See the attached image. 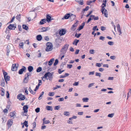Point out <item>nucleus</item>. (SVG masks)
<instances>
[{"instance_id":"obj_1","label":"nucleus","mask_w":131,"mask_h":131,"mask_svg":"<svg viewBox=\"0 0 131 131\" xmlns=\"http://www.w3.org/2000/svg\"><path fill=\"white\" fill-rule=\"evenodd\" d=\"M69 46V44H67L65 45L61 49L60 52H61L60 55L62 54H65L67 52Z\"/></svg>"},{"instance_id":"obj_2","label":"nucleus","mask_w":131,"mask_h":131,"mask_svg":"<svg viewBox=\"0 0 131 131\" xmlns=\"http://www.w3.org/2000/svg\"><path fill=\"white\" fill-rule=\"evenodd\" d=\"M53 72H48L45 74L44 77L47 78V77H48L49 80L51 81L53 79Z\"/></svg>"},{"instance_id":"obj_3","label":"nucleus","mask_w":131,"mask_h":131,"mask_svg":"<svg viewBox=\"0 0 131 131\" xmlns=\"http://www.w3.org/2000/svg\"><path fill=\"white\" fill-rule=\"evenodd\" d=\"M47 47L45 50L47 51H51L53 49L52 43L50 42H48L46 44Z\"/></svg>"},{"instance_id":"obj_4","label":"nucleus","mask_w":131,"mask_h":131,"mask_svg":"<svg viewBox=\"0 0 131 131\" xmlns=\"http://www.w3.org/2000/svg\"><path fill=\"white\" fill-rule=\"evenodd\" d=\"M31 75V73L30 72L27 73L25 75V77L24 80V82L25 83H27L28 82V80L29 79V76Z\"/></svg>"},{"instance_id":"obj_5","label":"nucleus","mask_w":131,"mask_h":131,"mask_svg":"<svg viewBox=\"0 0 131 131\" xmlns=\"http://www.w3.org/2000/svg\"><path fill=\"white\" fill-rule=\"evenodd\" d=\"M24 95H23L21 94H19L17 96V98L20 100H23L25 99Z\"/></svg>"},{"instance_id":"obj_6","label":"nucleus","mask_w":131,"mask_h":131,"mask_svg":"<svg viewBox=\"0 0 131 131\" xmlns=\"http://www.w3.org/2000/svg\"><path fill=\"white\" fill-rule=\"evenodd\" d=\"M16 28V25L12 24H10L9 26L7 27V28L10 30H15Z\"/></svg>"},{"instance_id":"obj_7","label":"nucleus","mask_w":131,"mask_h":131,"mask_svg":"<svg viewBox=\"0 0 131 131\" xmlns=\"http://www.w3.org/2000/svg\"><path fill=\"white\" fill-rule=\"evenodd\" d=\"M18 65L17 64V66H16V64H13L12 67V70L13 71H16L17 69V67Z\"/></svg>"},{"instance_id":"obj_8","label":"nucleus","mask_w":131,"mask_h":131,"mask_svg":"<svg viewBox=\"0 0 131 131\" xmlns=\"http://www.w3.org/2000/svg\"><path fill=\"white\" fill-rule=\"evenodd\" d=\"M26 70V68L25 67L23 66L22 68L19 70L18 71V73L20 74H23V72Z\"/></svg>"},{"instance_id":"obj_9","label":"nucleus","mask_w":131,"mask_h":131,"mask_svg":"<svg viewBox=\"0 0 131 131\" xmlns=\"http://www.w3.org/2000/svg\"><path fill=\"white\" fill-rule=\"evenodd\" d=\"M13 123V121L12 119H9L7 121V124L8 125V127L10 128L12 125Z\"/></svg>"},{"instance_id":"obj_10","label":"nucleus","mask_w":131,"mask_h":131,"mask_svg":"<svg viewBox=\"0 0 131 131\" xmlns=\"http://www.w3.org/2000/svg\"><path fill=\"white\" fill-rule=\"evenodd\" d=\"M76 16L75 15L73 14H72L70 13V18L71 20V21H73L76 18Z\"/></svg>"},{"instance_id":"obj_11","label":"nucleus","mask_w":131,"mask_h":131,"mask_svg":"<svg viewBox=\"0 0 131 131\" xmlns=\"http://www.w3.org/2000/svg\"><path fill=\"white\" fill-rule=\"evenodd\" d=\"M28 106L27 105H24L23 107V109L24 111V113H26L28 111Z\"/></svg>"},{"instance_id":"obj_12","label":"nucleus","mask_w":131,"mask_h":131,"mask_svg":"<svg viewBox=\"0 0 131 131\" xmlns=\"http://www.w3.org/2000/svg\"><path fill=\"white\" fill-rule=\"evenodd\" d=\"M66 31L64 29H62L60 30L59 32L60 35L61 36L64 35L66 33Z\"/></svg>"},{"instance_id":"obj_13","label":"nucleus","mask_w":131,"mask_h":131,"mask_svg":"<svg viewBox=\"0 0 131 131\" xmlns=\"http://www.w3.org/2000/svg\"><path fill=\"white\" fill-rule=\"evenodd\" d=\"M46 19H43L41 20V21L39 23V24L41 25H42L44 24L46 22Z\"/></svg>"},{"instance_id":"obj_14","label":"nucleus","mask_w":131,"mask_h":131,"mask_svg":"<svg viewBox=\"0 0 131 131\" xmlns=\"http://www.w3.org/2000/svg\"><path fill=\"white\" fill-rule=\"evenodd\" d=\"M70 14H67L65 15L64 17L62 18V19H68L69 18H70Z\"/></svg>"},{"instance_id":"obj_15","label":"nucleus","mask_w":131,"mask_h":131,"mask_svg":"<svg viewBox=\"0 0 131 131\" xmlns=\"http://www.w3.org/2000/svg\"><path fill=\"white\" fill-rule=\"evenodd\" d=\"M50 29V28L49 27H42L41 28V29L42 30V31H41L42 32H45L46 31H48Z\"/></svg>"},{"instance_id":"obj_16","label":"nucleus","mask_w":131,"mask_h":131,"mask_svg":"<svg viewBox=\"0 0 131 131\" xmlns=\"http://www.w3.org/2000/svg\"><path fill=\"white\" fill-rule=\"evenodd\" d=\"M51 17L49 15H47L46 16V21L49 22L51 20Z\"/></svg>"},{"instance_id":"obj_17","label":"nucleus","mask_w":131,"mask_h":131,"mask_svg":"<svg viewBox=\"0 0 131 131\" xmlns=\"http://www.w3.org/2000/svg\"><path fill=\"white\" fill-rule=\"evenodd\" d=\"M1 94L2 96H4L5 94V90L3 88H1Z\"/></svg>"},{"instance_id":"obj_18","label":"nucleus","mask_w":131,"mask_h":131,"mask_svg":"<svg viewBox=\"0 0 131 131\" xmlns=\"http://www.w3.org/2000/svg\"><path fill=\"white\" fill-rule=\"evenodd\" d=\"M42 37L40 35H38L36 36L37 39L39 41H41L42 39Z\"/></svg>"},{"instance_id":"obj_19","label":"nucleus","mask_w":131,"mask_h":131,"mask_svg":"<svg viewBox=\"0 0 131 131\" xmlns=\"http://www.w3.org/2000/svg\"><path fill=\"white\" fill-rule=\"evenodd\" d=\"M75 1L80 5H82L83 4V0H75Z\"/></svg>"},{"instance_id":"obj_20","label":"nucleus","mask_w":131,"mask_h":131,"mask_svg":"<svg viewBox=\"0 0 131 131\" xmlns=\"http://www.w3.org/2000/svg\"><path fill=\"white\" fill-rule=\"evenodd\" d=\"M91 17H92L93 18V19H94V20H98L99 19V17L98 16H96L95 17V15H91Z\"/></svg>"},{"instance_id":"obj_21","label":"nucleus","mask_w":131,"mask_h":131,"mask_svg":"<svg viewBox=\"0 0 131 131\" xmlns=\"http://www.w3.org/2000/svg\"><path fill=\"white\" fill-rule=\"evenodd\" d=\"M54 61V59L53 58H52L50 59L48 65L50 66H51Z\"/></svg>"},{"instance_id":"obj_22","label":"nucleus","mask_w":131,"mask_h":131,"mask_svg":"<svg viewBox=\"0 0 131 131\" xmlns=\"http://www.w3.org/2000/svg\"><path fill=\"white\" fill-rule=\"evenodd\" d=\"M28 70L29 72H31L33 70V68L32 66H29L28 68Z\"/></svg>"},{"instance_id":"obj_23","label":"nucleus","mask_w":131,"mask_h":131,"mask_svg":"<svg viewBox=\"0 0 131 131\" xmlns=\"http://www.w3.org/2000/svg\"><path fill=\"white\" fill-rule=\"evenodd\" d=\"M59 39H57L55 40V42L56 43V46L57 47H59L60 46V45L58 43V41H59Z\"/></svg>"},{"instance_id":"obj_24","label":"nucleus","mask_w":131,"mask_h":131,"mask_svg":"<svg viewBox=\"0 0 131 131\" xmlns=\"http://www.w3.org/2000/svg\"><path fill=\"white\" fill-rule=\"evenodd\" d=\"M79 40L75 39L73 42V44L75 46H77L78 43L79 42Z\"/></svg>"},{"instance_id":"obj_25","label":"nucleus","mask_w":131,"mask_h":131,"mask_svg":"<svg viewBox=\"0 0 131 131\" xmlns=\"http://www.w3.org/2000/svg\"><path fill=\"white\" fill-rule=\"evenodd\" d=\"M28 90L31 94L33 95H34L35 94L36 92L32 90L30 87H29Z\"/></svg>"},{"instance_id":"obj_26","label":"nucleus","mask_w":131,"mask_h":131,"mask_svg":"<svg viewBox=\"0 0 131 131\" xmlns=\"http://www.w3.org/2000/svg\"><path fill=\"white\" fill-rule=\"evenodd\" d=\"M22 27L23 29L26 30H28V26H27L25 24L23 25Z\"/></svg>"},{"instance_id":"obj_27","label":"nucleus","mask_w":131,"mask_h":131,"mask_svg":"<svg viewBox=\"0 0 131 131\" xmlns=\"http://www.w3.org/2000/svg\"><path fill=\"white\" fill-rule=\"evenodd\" d=\"M77 27V25H75V24L72 25L71 28V29L73 31H74L75 30V27Z\"/></svg>"},{"instance_id":"obj_28","label":"nucleus","mask_w":131,"mask_h":131,"mask_svg":"<svg viewBox=\"0 0 131 131\" xmlns=\"http://www.w3.org/2000/svg\"><path fill=\"white\" fill-rule=\"evenodd\" d=\"M21 16V15L19 14L17 15L16 17V18L20 21Z\"/></svg>"},{"instance_id":"obj_29","label":"nucleus","mask_w":131,"mask_h":131,"mask_svg":"<svg viewBox=\"0 0 131 131\" xmlns=\"http://www.w3.org/2000/svg\"><path fill=\"white\" fill-rule=\"evenodd\" d=\"M47 110L48 111H52V107L51 106H47L46 107Z\"/></svg>"},{"instance_id":"obj_30","label":"nucleus","mask_w":131,"mask_h":131,"mask_svg":"<svg viewBox=\"0 0 131 131\" xmlns=\"http://www.w3.org/2000/svg\"><path fill=\"white\" fill-rule=\"evenodd\" d=\"M103 14L104 16L106 17H108V13L106 9H105L104 12H103Z\"/></svg>"},{"instance_id":"obj_31","label":"nucleus","mask_w":131,"mask_h":131,"mask_svg":"<svg viewBox=\"0 0 131 131\" xmlns=\"http://www.w3.org/2000/svg\"><path fill=\"white\" fill-rule=\"evenodd\" d=\"M83 102H88L89 99L87 97L83 98L82 99Z\"/></svg>"},{"instance_id":"obj_32","label":"nucleus","mask_w":131,"mask_h":131,"mask_svg":"<svg viewBox=\"0 0 131 131\" xmlns=\"http://www.w3.org/2000/svg\"><path fill=\"white\" fill-rule=\"evenodd\" d=\"M5 85V81L3 79V80L1 81V85L2 87H4Z\"/></svg>"},{"instance_id":"obj_33","label":"nucleus","mask_w":131,"mask_h":131,"mask_svg":"<svg viewBox=\"0 0 131 131\" xmlns=\"http://www.w3.org/2000/svg\"><path fill=\"white\" fill-rule=\"evenodd\" d=\"M50 121L48 120H46L43 122L42 125H43L44 124H46L50 123Z\"/></svg>"},{"instance_id":"obj_34","label":"nucleus","mask_w":131,"mask_h":131,"mask_svg":"<svg viewBox=\"0 0 131 131\" xmlns=\"http://www.w3.org/2000/svg\"><path fill=\"white\" fill-rule=\"evenodd\" d=\"M89 8V6H87L85 8L83 9L82 13H83L84 11H87L88 10Z\"/></svg>"},{"instance_id":"obj_35","label":"nucleus","mask_w":131,"mask_h":131,"mask_svg":"<svg viewBox=\"0 0 131 131\" xmlns=\"http://www.w3.org/2000/svg\"><path fill=\"white\" fill-rule=\"evenodd\" d=\"M117 30L118 32H119L120 31H121L120 29V26L119 24H118V25H117Z\"/></svg>"},{"instance_id":"obj_36","label":"nucleus","mask_w":131,"mask_h":131,"mask_svg":"<svg viewBox=\"0 0 131 131\" xmlns=\"http://www.w3.org/2000/svg\"><path fill=\"white\" fill-rule=\"evenodd\" d=\"M4 79L5 80H8L9 81L10 77L9 76H7L5 77H4Z\"/></svg>"},{"instance_id":"obj_37","label":"nucleus","mask_w":131,"mask_h":131,"mask_svg":"<svg viewBox=\"0 0 131 131\" xmlns=\"http://www.w3.org/2000/svg\"><path fill=\"white\" fill-rule=\"evenodd\" d=\"M70 114L68 112H64V115L66 116H68Z\"/></svg>"},{"instance_id":"obj_38","label":"nucleus","mask_w":131,"mask_h":131,"mask_svg":"<svg viewBox=\"0 0 131 131\" xmlns=\"http://www.w3.org/2000/svg\"><path fill=\"white\" fill-rule=\"evenodd\" d=\"M44 92L43 91L42 92L40 95L38 97V99L40 100L42 98V96L44 94Z\"/></svg>"},{"instance_id":"obj_39","label":"nucleus","mask_w":131,"mask_h":131,"mask_svg":"<svg viewBox=\"0 0 131 131\" xmlns=\"http://www.w3.org/2000/svg\"><path fill=\"white\" fill-rule=\"evenodd\" d=\"M2 72L4 76V77H5L7 76L8 74L7 72L5 71L4 70H2Z\"/></svg>"},{"instance_id":"obj_40","label":"nucleus","mask_w":131,"mask_h":131,"mask_svg":"<svg viewBox=\"0 0 131 131\" xmlns=\"http://www.w3.org/2000/svg\"><path fill=\"white\" fill-rule=\"evenodd\" d=\"M42 70V68L41 67H38L37 69L36 70V71L37 72H39Z\"/></svg>"},{"instance_id":"obj_41","label":"nucleus","mask_w":131,"mask_h":131,"mask_svg":"<svg viewBox=\"0 0 131 131\" xmlns=\"http://www.w3.org/2000/svg\"><path fill=\"white\" fill-rule=\"evenodd\" d=\"M131 97V89H130L129 92L127 94V99L128 97Z\"/></svg>"},{"instance_id":"obj_42","label":"nucleus","mask_w":131,"mask_h":131,"mask_svg":"<svg viewBox=\"0 0 131 131\" xmlns=\"http://www.w3.org/2000/svg\"><path fill=\"white\" fill-rule=\"evenodd\" d=\"M58 63V59H56L55 60L54 62L53 63V65L55 66Z\"/></svg>"},{"instance_id":"obj_43","label":"nucleus","mask_w":131,"mask_h":131,"mask_svg":"<svg viewBox=\"0 0 131 131\" xmlns=\"http://www.w3.org/2000/svg\"><path fill=\"white\" fill-rule=\"evenodd\" d=\"M15 115V114L13 112H11L10 113V116L11 117H13Z\"/></svg>"},{"instance_id":"obj_44","label":"nucleus","mask_w":131,"mask_h":131,"mask_svg":"<svg viewBox=\"0 0 131 131\" xmlns=\"http://www.w3.org/2000/svg\"><path fill=\"white\" fill-rule=\"evenodd\" d=\"M95 74L96 76H99L100 78L101 77V74L100 73L96 72Z\"/></svg>"},{"instance_id":"obj_45","label":"nucleus","mask_w":131,"mask_h":131,"mask_svg":"<svg viewBox=\"0 0 131 131\" xmlns=\"http://www.w3.org/2000/svg\"><path fill=\"white\" fill-rule=\"evenodd\" d=\"M10 46L9 45L7 46L6 47L7 51L10 52Z\"/></svg>"},{"instance_id":"obj_46","label":"nucleus","mask_w":131,"mask_h":131,"mask_svg":"<svg viewBox=\"0 0 131 131\" xmlns=\"http://www.w3.org/2000/svg\"><path fill=\"white\" fill-rule=\"evenodd\" d=\"M103 3L102 4V5H103V6H104V7H105L106 6V0H103Z\"/></svg>"},{"instance_id":"obj_47","label":"nucleus","mask_w":131,"mask_h":131,"mask_svg":"<svg viewBox=\"0 0 131 131\" xmlns=\"http://www.w3.org/2000/svg\"><path fill=\"white\" fill-rule=\"evenodd\" d=\"M50 96H52L54 95V93L53 92H49L48 94Z\"/></svg>"},{"instance_id":"obj_48","label":"nucleus","mask_w":131,"mask_h":131,"mask_svg":"<svg viewBox=\"0 0 131 131\" xmlns=\"http://www.w3.org/2000/svg\"><path fill=\"white\" fill-rule=\"evenodd\" d=\"M60 107V105L56 106L54 108V109L55 110H58L59 109Z\"/></svg>"},{"instance_id":"obj_49","label":"nucleus","mask_w":131,"mask_h":131,"mask_svg":"<svg viewBox=\"0 0 131 131\" xmlns=\"http://www.w3.org/2000/svg\"><path fill=\"white\" fill-rule=\"evenodd\" d=\"M81 34H78L77 33H76L75 35V36L77 38H79L81 35Z\"/></svg>"},{"instance_id":"obj_50","label":"nucleus","mask_w":131,"mask_h":131,"mask_svg":"<svg viewBox=\"0 0 131 131\" xmlns=\"http://www.w3.org/2000/svg\"><path fill=\"white\" fill-rule=\"evenodd\" d=\"M114 115V113H112V114H109L107 116L108 117L112 118L113 117Z\"/></svg>"},{"instance_id":"obj_51","label":"nucleus","mask_w":131,"mask_h":131,"mask_svg":"<svg viewBox=\"0 0 131 131\" xmlns=\"http://www.w3.org/2000/svg\"><path fill=\"white\" fill-rule=\"evenodd\" d=\"M97 26H96L93 27V30L94 31H95L96 30L97 31H98L99 30V29L98 28H97Z\"/></svg>"},{"instance_id":"obj_52","label":"nucleus","mask_w":131,"mask_h":131,"mask_svg":"<svg viewBox=\"0 0 131 131\" xmlns=\"http://www.w3.org/2000/svg\"><path fill=\"white\" fill-rule=\"evenodd\" d=\"M24 124L26 127H28V122L27 121H25L24 123Z\"/></svg>"},{"instance_id":"obj_53","label":"nucleus","mask_w":131,"mask_h":131,"mask_svg":"<svg viewBox=\"0 0 131 131\" xmlns=\"http://www.w3.org/2000/svg\"><path fill=\"white\" fill-rule=\"evenodd\" d=\"M6 95L7 98H8L9 97V94L8 91H7L6 92Z\"/></svg>"},{"instance_id":"obj_54","label":"nucleus","mask_w":131,"mask_h":131,"mask_svg":"<svg viewBox=\"0 0 131 131\" xmlns=\"http://www.w3.org/2000/svg\"><path fill=\"white\" fill-rule=\"evenodd\" d=\"M61 88V86L60 85H56V87H54L53 88V90H55L56 89H57V88Z\"/></svg>"},{"instance_id":"obj_55","label":"nucleus","mask_w":131,"mask_h":131,"mask_svg":"<svg viewBox=\"0 0 131 131\" xmlns=\"http://www.w3.org/2000/svg\"><path fill=\"white\" fill-rule=\"evenodd\" d=\"M23 45L24 43H23V42L20 43L19 44V46L20 47V48H23Z\"/></svg>"},{"instance_id":"obj_56","label":"nucleus","mask_w":131,"mask_h":131,"mask_svg":"<svg viewBox=\"0 0 131 131\" xmlns=\"http://www.w3.org/2000/svg\"><path fill=\"white\" fill-rule=\"evenodd\" d=\"M92 1H87V4L90 5L91 3H92Z\"/></svg>"},{"instance_id":"obj_57","label":"nucleus","mask_w":131,"mask_h":131,"mask_svg":"<svg viewBox=\"0 0 131 131\" xmlns=\"http://www.w3.org/2000/svg\"><path fill=\"white\" fill-rule=\"evenodd\" d=\"M42 84L41 80H38V83L37 85L39 86Z\"/></svg>"},{"instance_id":"obj_58","label":"nucleus","mask_w":131,"mask_h":131,"mask_svg":"<svg viewBox=\"0 0 131 131\" xmlns=\"http://www.w3.org/2000/svg\"><path fill=\"white\" fill-rule=\"evenodd\" d=\"M108 44L112 46L113 45L114 43L113 42L110 41L108 42Z\"/></svg>"},{"instance_id":"obj_59","label":"nucleus","mask_w":131,"mask_h":131,"mask_svg":"<svg viewBox=\"0 0 131 131\" xmlns=\"http://www.w3.org/2000/svg\"><path fill=\"white\" fill-rule=\"evenodd\" d=\"M79 84V82H75V83L73 84V85L74 86H77Z\"/></svg>"},{"instance_id":"obj_60","label":"nucleus","mask_w":131,"mask_h":131,"mask_svg":"<svg viewBox=\"0 0 131 131\" xmlns=\"http://www.w3.org/2000/svg\"><path fill=\"white\" fill-rule=\"evenodd\" d=\"M40 109L39 107H37L35 110V112L37 113H38L40 111Z\"/></svg>"},{"instance_id":"obj_61","label":"nucleus","mask_w":131,"mask_h":131,"mask_svg":"<svg viewBox=\"0 0 131 131\" xmlns=\"http://www.w3.org/2000/svg\"><path fill=\"white\" fill-rule=\"evenodd\" d=\"M10 37V34H9L6 36V38L8 40H9V38Z\"/></svg>"},{"instance_id":"obj_62","label":"nucleus","mask_w":131,"mask_h":131,"mask_svg":"<svg viewBox=\"0 0 131 131\" xmlns=\"http://www.w3.org/2000/svg\"><path fill=\"white\" fill-rule=\"evenodd\" d=\"M102 9H101V12L102 13V14H103V12L104 11V12L105 10V7L104 6H102Z\"/></svg>"},{"instance_id":"obj_63","label":"nucleus","mask_w":131,"mask_h":131,"mask_svg":"<svg viewBox=\"0 0 131 131\" xmlns=\"http://www.w3.org/2000/svg\"><path fill=\"white\" fill-rule=\"evenodd\" d=\"M64 71V70H63L62 71H61V70L60 69H59L58 70V72L59 74H61L62 72H63Z\"/></svg>"},{"instance_id":"obj_64","label":"nucleus","mask_w":131,"mask_h":131,"mask_svg":"<svg viewBox=\"0 0 131 131\" xmlns=\"http://www.w3.org/2000/svg\"><path fill=\"white\" fill-rule=\"evenodd\" d=\"M72 64H68L67 65V68L69 69H70L72 67Z\"/></svg>"}]
</instances>
